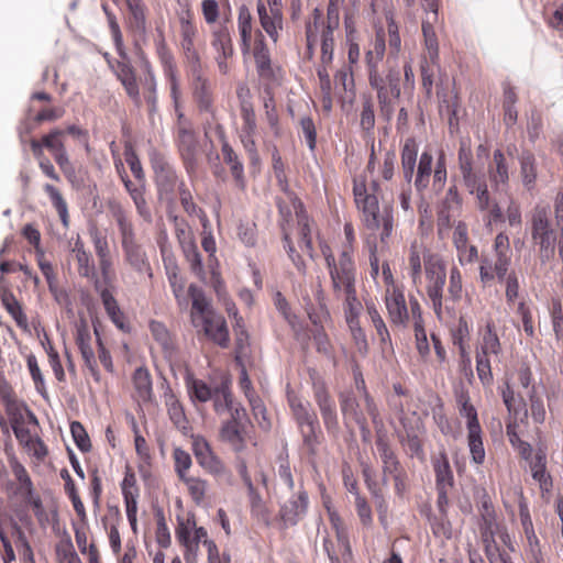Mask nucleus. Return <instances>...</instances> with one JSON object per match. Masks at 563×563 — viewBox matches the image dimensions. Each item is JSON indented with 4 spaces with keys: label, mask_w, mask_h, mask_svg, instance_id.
<instances>
[{
    "label": "nucleus",
    "mask_w": 563,
    "mask_h": 563,
    "mask_svg": "<svg viewBox=\"0 0 563 563\" xmlns=\"http://www.w3.org/2000/svg\"><path fill=\"white\" fill-rule=\"evenodd\" d=\"M108 207L118 228L125 263L139 275L153 278V269L147 253L137 238L129 212L117 200L109 201Z\"/></svg>",
    "instance_id": "nucleus-1"
},
{
    "label": "nucleus",
    "mask_w": 563,
    "mask_h": 563,
    "mask_svg": "<svg viewBox=\"0 0 563 563\" xmlns=\"http://www.w3.org/2000/svg\"><path fill=\"white\" fill-rule=\"evenodd\" d=\"M527 231L530 233L531 244L542 264L550 262L556 250L558 234L550 218L548 206L537 205L529 213Z\"/></svg>",
    "instance_id": "nucleus-2"
},
{
    "label": "nucleus",
    "mask_w": 563,
    "mask_h": 563,
    "mask_svg": "<svg viewBox=\"0 0 563 563\" xmlns=\"http://www.w3.org/2000/svg\"><path fill=\"white\" fill-rule=\"evenodd\" d=\"M368 84L377 92L379 115L389 122L393 118L394 100L400 97V71L396 67H389L386 73L380 67L372 64L367 68Z\"/></svg>",
    "instance_id": "nucleus-3"
},
{
    "label": "nucleus",
    "mask_w": 563,
    "mask_h": 563,
    "mask_svg": "<svg viewBox=\"0 0 563 563\" xmlns=\"http://www.w3.org/2000/svg\"><path fill=\"white\" fill-rule=\"evenodd\" d=\"M418 145L415 139H407L401 150V168L404 178L407 183L413 179L415 188L422 194L430 184L432 174L433 156L430 152L423 151L419 157L417 173L415 168L417 164Z\"/></svg>",
    "instance_id": "nucleus-4"
},
{
    "label": "nucleus",
    "mask_w": 563,
    "mask_h": 563,
    "mask_svg": "<svg viewBox=\"0 0 563 563\" xmlns=\"http://www.w3.org/2000/svg\"><path fill=\"white\" fill-rule=\"evenodd\" d=\"M325 265L329 271L332 291L341 299L342 291L356 287V266L350 249H343L338 258L329 246L322 247Z\"/></svg>",
    "instance_id": "nucleus-5"
},
{
    "label": "nucleus",
    "mask_w": 563,
    "mask_h": 563,
    "mask_svg": "<svg viewBox=\"0 0 563 563\" xmlns=\"http://www.w3.org/2000/svg\"><path fill=\"white\" fill-rule=\"evenodd\" d=\"M427 295L431 307L439 320L444 313L443 290L446 282V272L443 261L438 255H430L426 260Z\"/></svg>",
    "instance_id": "nucleus-6"
},
{
    "label": "nucleus",
    "mask_w": 563,
    "mask_h": 563,
    "mask_svg": "<svg viewBox=\"0 0 563 563\" xmlns=\"http://www.w3.org/2000/svg\"><path fill=\"white\" fill-rule=\"evenodd\" d=\"M379 189V184L374 180L371 183L369 188L364 180H354L353 194L357 208L363 213V221L367 229H378L380 224L379 205L376 192Z\"/></svg>",
    "instance_id": "nucleus-7"
},
{
    "label": "nucleus",
    "mask_w": 563,
    "mask_h": 563,
    "mask_svg": "<svg viewBox=\"0 0 563 563\" xmlns=\"http://www.w3.org/2000/svg\"><path fill=\"white\" fill-rule=\"evenodd\" d=\"M457 163L462 185L468 194H474L482 185L486 184L485 174L474 167L473 152L468 140L460 142Z\"/></svg>",
    "instance_id": "nucleus-8"
},
{
    "label": "nucleus",
    "mask_w": 563,
    "mask_h": 563,
    "mask_svg": "<svg viewBox=\"0 0 563 563\" xmlns=\"http://www.w3.org/2000/svg\"><path fill=\"white\" fill-rule=\"evenodd\" d=\"M192 451L198 464L217 478L227 479L230 472L221 459L211 450L210 444L201 437L192 441Z\"/></svg>",
    "instance_id": "nucleus-9"
},
{
    "label": "nucleus",
    "mask_w": 563,
    "mask_h": 563,
    "mask_svg": "<svg viewBox=\"0 0 563 563\" xmlns=\"http://www.w3.org/2000/svg\"><path fill=\"white\" fill-rule=\"evenodd\" d=\"M309 506L308 493L302 486L285 500L279 501V517L286 527L296 526L307 514Z\"/></svg>",
    "instance_id": "nucleus-10"
},
{
    "label": "nucleus",
    "mask_w": 563,
    "mask_h": 563,
    "mask_svg": "<svg viewBox=\"0 0 563 563\" xmlns=\"http://www.w3.org/2000/svg\"><path fill=\"white\" fill-rule=\"evenodd\" d=\"M313 398L320 410L325 429L329 432H336L339 429V419L336 406L329 394L325 383L321 379L313 380Z\"/></svg>",
    "instance_id": "nucleus-11"
},
{
    "label": "nucleus",
    "mask_w": 563,
    "mask_h": 563,
    "mask_svg": "<svg viewBox=\"0 0 563 563\" xmlns=\"http://www.w3.org/2000/svg\"><path fill=\"white\" fill-rule=\"evenodd\" d=\"M91 333L86 320L81 319L76 323V344L80 351L81 357L85 362L91 376L96 382L100 380V373L95 356V351L91 344Z\"/></svg>",
    "instance_id": "nucleus-12"
},
{
    "label": "nucleus",
    "mask_w": 563,
    "mask_h": 563,
    "mask_svg": "<svg viewBox=\"0 0 563 563\" xmlns=\"http://www.w3.org/2000/svg\"><path fill=\"white\" fill-rule=\"evenodd\" d=\"M196 26L190 21L187 12L180 18V47L188 69L202 66L198 51L195 47Z\"/></svg>",
    "instance_id": "nucleus-13"
},
{
    "label": "nucleus",
    "mask_w": 563,
    "mask_h": 563,
    "mask_svg": "<svg viewBox=\"0 0 563 563\" xmlns=\"http://www.w3.org/2000/svg\"><path fill=\"white\" fill-rule=\"evenodd\" d=\"M385 303L393 324L406 328L409 322V310L404 291L393 286L386 290Z\"/></svg>",
    "instance_id": "nucleus-14"
},
{
    "label": "nucleus",
    "mask_w": 563,
    "mask_h": 563,
    "mask_svg": "<svg viewBox=\"0 0 563 563\" xmlns=\"http://www.w3.org/2000/svg\"><path fill=\"white\" fill-rule=\"evenodd\" d=\"M202 327L205 335L214 344L225 349L230 344L229 329L227 321L220 313H209L207 318L198 321Z\"/></svg>",
    "instance_id": "nucleus-15"
},
{
    "label": "nucleus",
    "mask_w": 563,
    "mask_h": 563,
    "mask_svg": "<svg viewBox=\"0 0 563 563\" xmlns=\"http://www.w3.org/2000/svg\"><path fill=\"white\" fill-rule=\"evenodd\" d=\"M191 77V88L194 98L200 111L210 112L212 110V93L209 80L203 76L202 66L188 69Z\"/></svg>",
    "instance_id": "nucleus-16"
},
{
    "label": "nucleus",
    "mask_w": 563,
    "mask_h": 563,
    "mask_svg": "<svg viewBox=\"0 0 563 563\" xmlns=\"http://www.w3.org/2000/svg\"><path fill=\"white\" fill-rule=\"evenodd\" d=\"M302 300L307 314L313 324L321 325L330 318V313L327 307V297L321 283H318L316 286L313 291V299H311L309 296H305Z\"/></svg>",
    "instance_id": "nucleus-17"
},
{
    "label": "nucleus",
    "mask_w": 563,
    "mask_h": 563,
    "mask_svg": "<svg viewBox=\"0 0 563 563\" xmlns=\"http://www.w3.org/2000/svg\"><path fill=\"white\" fill-rule=\"evenodd\" d=\"M376 446L379 453V457L382 460V470L383 477L382 482L386 485L390 478V476L402 473L401 465L394 452L390 448L388 440L385 435L378 434L376 439Z\"/></svg>",
    "instance_id": "nucleus-18"
},
{
    "label": "nucleus",
    "mask_w": 563,
    "mask_h": 563,
    "mask_svg": "<svg viewBox=\"0 0 563 563\" xmlns=\"http://www.w3.org/2000/svg\"><path fill=\"white\" fill-rule=\"evenodd\" d=\"M510 260V256L495 253L492 257H484L479 267V277L482 283L487 284L492 282L495 276L499 280H503L507 275Z\"/></svg>",
    "instance_id": "nucleus-19"
},
{
    "label": "nucleus",
    "mask_w": 563,
    "mask_h": 563,
    "mask_svg": "<svg viewBox=\"0 0 563 563\" xmlns=\"http://www.w3.org/2000/svg\"><path fill=\"white\" fill-rule=\"evenodd\" d=\"M256 9L261 26L269 38L274 43H277L279 40V33L284 27L283 11L268 10L263 0L257 1Z\"/></svg>",
    "instance_id": "nucleus-20"
},
{
    "label": "nucleus",
    "mask_w": 563,
    "mask_h": 563,
    "mask_svg": "<svg viewBox=\"0 0 563 563\" xmlns=\"http://www.w3.org/2000/svg\"><path fill=\"white\" fill-rule=\"evenodd\" d=\"M178 148L186 170L189 174L195 173L197 168L198 142L192 131L187 129L179 130Z\"/></svg>",
    "instance_id": "nucleus-21"
},
{
    "label": "nucleus",
    "mask_w": 563,
    "mask_h": 563,
    "mask_svg": "<svg viewBox=\"0 0 563 563\" xmlns=\"http://www.w3.org/2000/svg\"><path fill=\"white\" fill-rule=\"evenodd\" d=\"M288 404L291 415L299 429L319 423L316 412L312 410L309 401L301 399L295 394H288Z\"/></svg>",
    "instance_id": "nucleus-22"
},
{
    "label": "nucleus",
    "mask_w": 563,
    "mask_h": 563,
    "mask_svg": "<svg viewBox=\"0 0 563 563\" xmlns=\"http://www.w3.org/2000/svg\"><path fill=\"white\" fill-rule=\"evenodd\" d=\"M191 299V322L195 327H198V321L207 318L209 313L216 312L210 301L205 296L203 290L195 284L189 285L188 296Z\"/></svg>",
    "instance_id": "nucleus-23"
},
{
    "label": "nucleus",
    "mask_w": 563,
    "mask_h": 563,
    "mask_svg": "<svg viewBox=\"0 0 563 563\" xmlns=\"http://www.w3.org/2000/svg\"><path fill=\"white\" fill-rule=\"evenodd\" d=\"M339 400L341 412L346 424L349 421H354L355 423H364V419L366 418L365 412H367L365 402L362 406L352 391L341 393Z\"/></svg>",
    "instance_id": "nucleus-24"
},
{
    "label": "nucleus",
    "mask_w": 563,
    "mask_h": 563,
    "mask_svg": "<svg viewBox=\"0 0 563 563\" xmlns=\"http://www.w3.org/2000/svg\"><path fill=\"white\" fill-rule=\"evenodd\" d=\"M426 13L427 16L422 21V34L426 46L424 59H428L432 66H437L439 62V43L433 24L438 21V19L433 20V15L430 13V11H426Z\"/></svg>",
    "instance_id": "nucleus-25"
},
{
    "label": "nucleus",
    "mask_w": 563,
    "mask_h": 563,
    "mask_svg": "<svg viewBox=\"0 0 563 563\" xmlns=\"http://www.w3.org/2000/svg\"><path fill=\"white\" fill-rule=\"evenodd\" d=\"M431 254L427 255V249L424 245L418 241H413L409 249V257H408V265H409V275L413 282L415 285L421 282V273H422V260L423 264L426 265V260Z\"/></svg>",
    "instance_id": "nucleus-26"
},
{
    "label": "nucleus",
    "mask_w": 563,
    "mask_h": 563,
    "mask_svg": "<svg viewBox=\"0 0 563 563\" xmlns=\"http://www.w3.org/2000/svg\"><path fill=\"white\" fill-rule=\"evenodd\" d=\"M213 402V410L218 415H224L232 409L233 396L231 393V380L223 377L216 384V393L211 398Z\"/></svg>",
    "instance_id": "nucleus-27"
},
{
    "label": "nucleus",
    "mask_w": 563,
    "mask_h": 563,
    "mask_svg": "<svg viewBox=\"0 0 563 563\" xmlns=\"http://www.w3.org/2000/svg\"><path fill=\"white\" fill-rule=\"evenodd\" d=\"M292 206H294L296 217H297L298 230H299V235H300V246L306 250V252L308 253V255L310 257H312L313 247H312V241H311V236H310L311 231H310L308 216H307V213L303 209V205L301 203L300 200L295 199L292 202Z\"/></svg>",
    "instance_id": "nucleus-28"
},
{
    "label": "nucleus",
    "mask_w": 563,
    "mask_h": 563,
    "mask_svg": "<svg viewBox=\"0 0 563 563\" xmlns=\"http://www.w3.org/2000/svg\"><path fill=\"white\" fill-rule=\"evenodd\" d=\"M71 252L75 255L78 265V274L82 277L95 279L97 274L91 254L86 251L80 238L75 241Z\"/></svg>",
    "instance_id": "nucleus-29"
},
{
    "label": "nucleus",
    "mask_w": 563,
    "mask_h": 563,
    "mask_svg": "<svg viewBox=\"0 0 563 563\" xmlns=\"http://www.w3.org/2000/svg\"><path fill=\"white\" fill-rule=\"evenodd\" d=\"M343 300V311L345 321L349 327H356V319H360V316L363 310V305L357 298L356 287L343 290L342 297Z\"/></svg>",
    "instance_id": "nucleus-30"
},
{
    "label": "nucleus",
    "mask_w": 563,
    "mask_h": 563,
    "mask_svg": "<svg viewBox=\"0 0 563 563\" xmlns=\"http://www.w3.org/2000/svg\"><path fill=\"white\" fill-rule=\"evenodd\" d=\"M221 152L224 163L230 166V170L235 180L236 186L241 189H244V167L238 154L234 152V150L227 141H223Z\"/></svg>",
    "instance_id": "nucleus-31"
},
{
    "label": "nucleus",
    "mask_w": 563,
    "mask_h": 563,
    "mask_svg": "<svg viewBox=\"0 0 563 563\" xmlns=\"http://www.w3.org/2000/svg\"><path fill=\"white\" fill-rule=\"evenodd\" d=\"M494 164L495 167H490L488 170L489 179L495 186V189L497 191H501L508 185L509 174L506 158L499 150L495 151L494 153Z\"/></svg>",
    "instance_id": "nucleus-32"
},
{
    "label": "nucleus",
    "mask_w": 563,
    "mask_h": 563,
    "mask_svg": "<svg viewBox=\"0 0 563 563\" xmlns=\"http://www.w3.org/2000/svg\"><path fill=\"white\" fill-rule=\"evenodd\" d=\"M432 463L435 473L437 487L451 488L453 486V473L445 451H440L439 455L433 459Z\"/></svg>",
    "instance_id": "nucleus-33"
},
{
    "label": "nucleus",
    "mask_w": 563,
    "mask_h": 563,
    "mask_svg": "<svg viewBox=\"0 0 563 563\" xmlns=\"http://www.w3.org/2000/svg\"><path fill=\"white\" fill-rule=\"evenodd\" d=\"M354 382H355V389L357 390L361 398L363 399V402H365V408H366L367 415L371 417L373 423L375 426L382 424V420L379 419L378 408H377L373 397L367 391L365 380L360 371L354 372Z\"/></svg>",
    "instance_id": "nucleus-34"
},
{
    "label": "nucleus",
    "mask_w": 563,
    "mask_h": 563,
    "mask_svg": "<svg viewBox=\"0 0 563 563\" xmlns=\"http://www.w3.org/2000/svg\"><path fill=\"white\" fill-rule=\"evenodd\" d=\"M238 26L241 36V49L249 53L252 40V14L245 4L239 8Z\"/></svg>",
    "instance_id": "nucleus-35"
},
{
    "label": "nucleus",
    "mask_w": 563,
    "mask_h": 563,
    "mask_svg": "<svg viewBox=\"0 0 563 563\" xmlns=\"http://www.w3.org/2000/svg\"><path fill=\"white\" fill-rule=\"evenodd\" d=\"M462 276L457 267L450 271V283L448 287V297L444 298V312L452 314L454 307L451 302H456L462 298Z\"/></svg>",
    "instance_id": "nucleus-36"
},
{
    "label": "nucleus",
    "mask_w": 563,
    "mask_h": 563,
    "mask_svg": "<svg viewBox=\"0 0 563 563\" xmlns=\"http://www.w3.org/2000/svg\"><path fill=\"white\" fill-rule=\"evenodd\" d=\"M1 301L8 313L14 319L16 325L24 330L27 329V317L15 296L11 291L4 290L1 295Z\"/></svg>",
    "instance_id": "nucleus-37"
},
{
    "label": "nucleus",
    "mask_w": 563,
    "mask_h": 563,
    "mask_svg": "<svg viewBox=\"0 0 563 563\" xmlns=\"http://www.w3.org/2000/svg\"><path fill=\"white\" fill-rule=\"evenodd\" d=\"M133 385L137 396L143 401H148L152 398V378L147 368L137 367L133 374Z\"/></svg>",
    "instance_id": "nucleus-38"
},
{
    "label": "nucleus",
    "mask_w": 563,
    "mask_h": 563,
    "mask_svg": "<svg viewBox=\"0 0 563 563\" xmlns=\"http://www.w3.org/2000/svg\"><path fill=\"white\" fill-rule=\"evenodd\" d=\"M386 52V36L383 29L376 32L372 43V48L366 52V68H371L372 64L379 67Z\"/></svg>",
    "instance_id": "nucleus-39"
},
{
    "label": "nucleus",
    "mask_w": 563,
    "mask_h": 563,
    "mask_svg": "<svg viewBox=\"0 0 563 563\" xmlns=\"http://www.w3.org/2000/svg\"><path fill=\"white\" fill-rule=\"evenodd\" d=\"M212 47L216 49L217 55L224 57H232L234 49L232 45V38L227 27H220L212 33Z\"/></svg>",
    "instance_id": "nucleus-40"
},
{
    "label": "nucleus",
    "mask_w": 563,
    "mask_h": 563,
    "mask_svg": "<svg viewBox=\"0 0 563 563\" xmlns=\"http://www.w3.org/2000/svg\"><path fill=\"white\" fill-rule=\"evenodd\" d=\"M117 76L126 90V93L136 99L139 97V86L132 66L126 63H118Z\"/></svg>",
    "instance_id": "nucleus-41"
},
{
    "label": "nucleus",
    "mask_w": 563,
    "mask_h": 563,
    "mask_svg": "<svg viewBox=\"0 0 563 563\" xmlns=\"http://www.w3.org/2000/svg\"><path fill=\"white\" fill-rule=\"evenodd\" d=\"M100 297L103 303V307L112 320V322L121 330L124 329V316L121 312L120 307L118 306V302L111 291L109 289H102L100 291Z\"/></svg>",
    "instance_id": "nucleus-42"
},
{
    "label": "nucleus",
    "mask_w": 563,
    "mask_h": 563,
    "mask_svg": "<svg viewBox=\"0 0 563 563\" xmlns=\"http://www.w3.org/2000/svg\"><path fill=\"white\" fill-rule=\"evenodd\" d=\"M181 250L191 272L197 276H202L205 274L202 260L194 240L181 241Z\"/></svg>",
    "instance_id": "nucleus-43"
},
{
    "label": "nucleus",
    "mask_w": 563,
    "mask_h": 563,
    "mask_svg": "<svg viewBox=\"0 0 563 563\" xmlns=\"http://www.w3.org/2000/svg\"><path fill=\"white\" fill-rule=\"evenodd\" d=\"M166 406L169 419L174 426L178 430L186 431L188 428V421L178 399H176L174 395L168 396L166 399Z\"/></svg>",
    "instance_id": "nucleus-44"
},
{
    "label": "nucleus",
    "mask_w": 563,
    "mask_h": 563,
    "mask_svg": "<svg viewBox=\"0 0 563 563\" xmlns=\"http://www.w3.org/2000/svg\"><path fill=\"white\" fill-rule=\"evenodd\" d=\"M467 442L472 461L475 464H483L485 460V449L482 440V429L478 428L467 431Z\"/></svg>",
    "instance_id": "nucleus-45"
},
{
    "label": "nucleus",
    "mask_w": 563,
    "mask_h": 563,
    "mask_svg": "<svg viewBox=\"0 0 563 563\" xmlns=\"http://www.w3.org/2000/svg\"><path fill=\"white\" fill-rule=\"evenodd\" d=\"M150 329L153 338L162 346L165 355H172L174 353V344L167 328L158 321H152Z\"/></svg>",
    "instance_id": "nucleus-46"
},
{
    "label": "nucleus",
    "mask_w": 563,
    "mask_h": 563,
    "mask_svg": "<svg viewBox=\"0 0 563 563\" xmlns=\"http://www.w3.org/2000/svg\"><path fill=\"white\" fill-rule=\"evenodd\" d=\"M188 393L192 399H196L200 402H207L211 400L212 396L214 395L216 385L209 386L201 379H191L188 383Z\"/></svg>",
    "instance_id": "nucleus-47"
},
{
    "label": "nucleus",
    "mask_w": 563,
    "mask_h": 563,
    "mask_svg": "<svg viewBox=\"0 0 563 563\" xmlns=\"http://www.w3.org/2000/svg\"><path fill=\"white\" fill-rule=\"evenodd\" d=\"M167 280L174 294V297L181 310L188 307V292L185 291V279L178 273L168 274Z\"/></svg>",
    "instance_id": "nucleus-48"
},
{
    "label": "nucleus",
    "mask_w": 563,
    "mask_h": 563,
    "mask_svg": "<svg viewBox=\"0 0 563 563\" xmlns=\"http://www.w3.org/2000/svg\"><path fill=\"white\" fill-rule=\"evenodd\" d=\"M44 190L48 195V197L52 201V205L56 209L63 224L65 227H67L68 225V208H67V202L63 198L62 194L59 192V190L56 187H54L53 185H49V184H46L44 186Z\"/></svg>",
    "instance_id": "nucleus-49"
},
{
    "label": "nucleus",
    "mask_w": 563,
    "mask_h": 563,
    "mask_svg": "<svg viewBox=\"0 0 563 563\" xmlns=\"http://www.w3.org/2000/svg\"><path fill=\"white\" fill-rule=\"evenodd\" d=\"M519 161L521 167L522 181L526 187L530 188L534 184L537 178L534 156L530 152H523L520 155Z\"/></svg>",
    "instance_id": "nucleus-50"
},
{
    "label": "nucleus",
    "mask_w": 563,
    "mask_h": 563,
    "mask_svg": "<svg viewBox=\"0 0 563 563\" xmlns=\"http://www.w3.org/2000/svg\"><path fill=\"white\" fill-rule=\"evenodd\" d=\"M460 405V415L467 419V431L481 428L477 411L475 407L470 402L467 395L461 394L457 398Z\"/></svg>",
    "instance_id": "nucleus-51"
},
{
    "label": "nucleus",
    "mask_w": 563,
    "mask_h": 563,
    "mask_svg": "<svg viewBox=\"0 0 563 563\" xmlns=\"http://www.w3.org/2000/svg\"><path fill=\"white\" fill-rule=\"evenodd\" d=\"M366 311H367V314H368L374 328L376 329L377 335L380 339V341L383 343H386L387 341H389L390 335H389L388 329H387L380 313L378 312L375 303L372 301H367L366 302Z\"/></svg>",
    "instance_id": "nucleus-52"
},
{
    "label": "nucleus",
    "mask_w": 563,
    "mask_h": 563,
    "mask_svg": "<svg viewBox=\"0 0 563 563\" xmlns=\"http://www.w3.org/2000/svg\"><path fill=\"white\" fill-rule=\"evenodd\" d=\"M501 351L500 342L495 332H493L492 328L488 325L486 333L483 335V340L479 349L476 353L490 356H497Z\"/></svg>",
    "instance_id": "nucleus-53"
},
{
    "label": "nucleus",
    "mask_w": 563,
    "mask_h": 563,
    "mask_svg": "<svg viewBox=\"0 0 563 563\" xmlns=\"http://www.w3.org/2000/svg\"><path fill=\"white\" fill-rule=\"evenodd\" d=\"M530 401V413L533 421L538 424H542L545 421V407L540 395H538L537 386H532L531 390L528 391Z\"/></svg>",
    "instance_id": "nucleus-54"
},
{
    "label": "nucleus",
    "mask_w": 563,
    "mask_h": 563,
    "mask_svg": "<svg viewBox=\"0 0 563 563\" xmlns=\"http://www.w3.org/2000/svg\"><path fill=\"white\" fill-rule=\"evenodd\" d=\"M125 2L131 14L133 29L144 32L146 19L142 0H125Z\"/></svg>",
    "instance_id": "nucleus-55"
},
{
    "label": "nucleus",
    "mask_w": 563,
    "mask_h": 563,
    "mask_svg": "<svg viewBox=\"0 0 563 563\" xmlns=\"http://www.w3.org/2000/svg\"><path fill=\"white\" fill-rule=\"evenodd\" d=\"M299 430L302 435L303 448L308 454L314 455L320 443L319 437L321 434V429L319 423L316 427L310 426Z\"/></svg>",
    "instance_id": "nucleus-56"
},
{
    "label": "nucleus",
    "mask_w": 563,
    "mask_h": 563,
    "mask_svg": "<svg viewBox=\"0 0 563 563\" xmlns=\"http://www.w3.org/2000/svg\"><path fill=\"white\" fill-rule=\"evenodd\" d=\"M462 206V198L455 185L450 186L443 200L444 209L441 211V217L449 221L451 212L457 211Z\"/></svg>",
    "instance_id": "nucleus-57"
},
{
    "label": "nucleus",
    "mask_w": 563,
    "mask_h": 563,
    "mask_svg": "<svg viewBox=\"0 0 563 563\" xmlns=\"http://www.w3.org/2000/svg\"><path fill=\"white\" fill-rule=\"evenodd\" d=\"M483 519L484 523L481 528V534L484 547L486 548L487 545H497L495 538L496 536L498 537L500 526L495 521L494 518H490L489 516H484Z\"/></svg>",
    "instance_id": "nucleus-58"
},
{
    "label": "nucleus",
    "mask_w": 563,
    "mask_h": 563,
    "mask_svg": "<svg viewBox=\"0 0 563 563\" xmlns=\"http://www.w3.org/2000/svg\"><path fill=\"white\" fill-rule=\"evenodd\" d=\"M181 481L186 484L192 500L197 505H201L207 492V482L197 477H186Z\"/></svg>",
    "instance_id": "nucleus-59"
},
{
    "label": "nucleus",
    "mask_w": 563,
    "mask_h": 563,
    "mask_svg": "<svg viewBox=\"0 0 563 563\" xmlns=\"http://www.w3.org/2000/svg\"><path fill=\"white\" fill-rule=\"evenodd\" d=\"M446 162L443 152L440 153L432 176V189L439 194L444 188L446 181Z\"/></svg>",
    "instance_id": "nucleus-60"
},
{
    "label": "nucleus",
    "mask_w": 563,
    "mask_h": 563,
    "mask_svg": "<svg viewBox=\"0 0 563 563\" xmlns=\"http://www.w3.org/2000/svg\"><path fill=\"white\" fill-rule=\"evenodd\" d=\"M27 368L30 371L31 377L34 382L35 389L45 398L47 397L45 380L40 369L36 357L33 354H30L26 360Z\"/></svg>",
    "instance_id": "nucleus-61"
},
{
    "label": "nucleus",
    "mask_w": 563,
    "mask_h": 563,
    "mask_svg": "<svg viewBox=\"0 0 563 563\" xmlns=\"http://www.w3.org/2000/svg\"><path fill=\"white\" fill-rule=\"evenodd\" d=\"M360 125L365 132L373 131L375 126L374 103L371 97L363 99Z\"/></svg>",
    "instance_id": "nucleus-62"
},
{
    "label": "nucleus",
    "mask_w": 563,
    "mask_h": 563,
    "mask_svg": "<svg viewBox=\"0 0 563 563\" xmlns=\"http://www.w3.org/2000/svg\"><path fill=\"white\" fill-rule=\"evenodd\" d=\"M322 19V11L316 8L312 12V21H309L306 25V40L307 47L309 51L316 45L318 41L319 26Z\"/></svg>",
    "instance_id": "nucleus-63"
},
{
    "label": "nucleus",
    "mask_w": 563,
    "mask_h": 563,
    "mask_svg": "<svg viewBox=\"0 0 563 563\" xmlns=\"http://www.w3.org/2000/svg\"><path fill=\"white\" fill-rule=\"evenodd\" d=\"M70 432L77 448L81 452H89L91 449V443L84 426L79 421H73L70 423Z\"/></svg>",
    "instance_id": "nucleus-64"
}]
</instances>
